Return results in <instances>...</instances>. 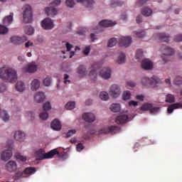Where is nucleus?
Instances as JSON below:
<instances>
[{"label": "nucleus", "mask_w": 182, "mask_h": 182, "mask_svg": "<svg viewBox=\"0 0 182 182\" xmlns=\"http://www.w3.org/2000/svg\"><path fill=\"white\" fill-rule=\"evenodd\" d=\"M0 78L9 83H15L18 80L16 70L11 67L0 68Z\"/></svg>", "instance_id": "1"}, {"label": "nucleus", "mask_w": 182, "mask_h": 182, "mask_svg": "<svg viewBox=\"0 0 182 182\" xmlns=\"http://www.w3.org/2000/svg\"><path fill=\"white\" fill-rule=\"evenodd\" d=\"M59 154V151L55 149L48 153H45V149H40L36 151V157L37 160H46V159H53V156Z\"/></svg>", "instance_id": "2"}, {"label": "nucleus", "mask_w": 182, "mask_h": 182, "mask_svg": "<svg viewBox=\"0 0 182 182\" xmlns=\"http://www.w3.org/2000/svg\"><path fill=\"white\" fill-rule=\"evenodd\" d=\"M161 50L163 52L161 55V59L164 63H167L168 62L170 58L168 56H171V55H174V50L168 46L163 45L161 47Z\"/></svg>", "instance_id": "3"}, {"label": "nucleus", "mask_w": 182, "mask_h": 182, "mask_svg": "<svg viewBox=\"0 0 182 182\" xmlns=\"http://www.w3.org/2000/svg\"><path fill=\"white\" fill-rule=\"evenodd\" d=\"M61 2L60 0H54L51 2V6L46 8V15H48V16H55V15H58V10L54 6H59Z\"/></svg>", "instance_id": "4"}, {"label": "nucleus", "mask_w": 182, "mask_h": 182, "mask_svg": "<svg viewBox=\"0 0 182 182\" xmlns=\"http://www.w3.org/2000/svg\"><path fill=\"white\" fill-rule=\"evenodd\" d=\"M23 20L24 23H31L32 22V8L31 6L26 4L23 6Z\"/></svg>", "instance_id": "5"}, {"label": "nucleus", "mask_w": 182, "mask_h": 182, "mask_svg": "<svg viewBox=\"0 0 182 182\" xmlns=\"http://www.w3.org/2000/svg\"><path fill=\"white\" fill-rule=\"evenodd\" d=\"M159 80H160L157 76H153L151 78L144 77L141 80V83L144 86H147V85H151V86H154V85H157Z\"/></svg>", "instance_id": "6"}, {"label": "nucleus", "mask_w": 182, "mask_h": 182, "mask_svg": "<svg viewBox=\"0 0 182 182\" xmlns=\"http://www.w3.org/2000/svg\"><path fill=\"white\" fill-rule=\"evenodd\" d=\"M119 132H120L119 127L111 126L102 128L100 131V133H101V134H107L108 133H110L111 134H116V133H119Z\"/></svg>", "instance_id": "7"}, {"label": "nucleus", "mask_w": 182, "mask_h": 182, "mask_svg": "<svg viewBox=\"0 0 182 182\" xmlns=\"http://www.w3.org/2000/svg\"><path fill=\"white\" fill-rule=\"evenodd\" d=\"M116 25V23L109 21V20H102L99 23V26L97 28L96 33L102 32V29H100V28H110L112 26H114Z\"/></svg>", "instance_id": "8"}, {"label": "nucleus", "mask_w": 182, "mask_h": 182, "mask_svg": "<svg viewBox=\"0 0 182 182\" xmlns=\"http://www.w3.org/2000/svg\"><path fill=\"white\" fill-rule=\"evenodd\" d=\"M109 93L111 97H113L114 99L117 98L118 96H120V93H122L120 87L117 85H112L109 88Z\"/></svg>", "instance_id": "9"}, {"label": "nucleus", "mask_w": 182, "mask_h": 182, "mask_svg": "<svg viewBox=\"0 0 182 182\" xmlns=\"http://www.w3.org/2000/svg\"><path fill=\"white\" fill-rule=\"evenodd\" d=\"M41 26L46 31H50V29H53L55 24H53V21L50 18H46L41 22Z\"/></svg>", "instance_id": "10"}, {"label": "nucleus", "mask_w": 182, "mask_h": 182, "mask_svg": "<svg viewBox=\"0 0 182 182\" xmlns=\"http://www.w3.org/2000/svg\"><path fill=\"white\" fill-rule=\"evenodd\" d=\"M28 41V37L23 36L21 37L19 36H12L10 38V42L14 45H22V43H25Z\"/></svg>", "instance_id": "11"}, {"label": "nucleus", "mask_w": 182, "mask_h": 182, "mask_svg": "<svg viewBox=\"0 0 182 182\" xmlns=\"http://www.w3.org/2000/svg\"><path fill=\"white\" fill-rule=\"evenodd\" d=\"M99 68V64L97 63H94L92 65L89 76L91 79V80H95L96 77H97V68Z\"/></svg>", "instance_id": "12"}, {"label": "nucleus", "mask_w": 182, "mask_h": 182, "mask_svg": "<svg viewBox=\"0 0 182 182\" xmlns=\"http://www.w3.org/2000/svg\"><path fill=\"white\" fill-rule=\"evenodd\" d=\"M36 70H38V65L35 63H31L23 68V72H26L27 73H35Z\"/></svg>", "instance_id": "13"}, {"label": "nucleus", "mask_w": 182, "mask_h": 182, "mask_svg": "<svg viewBox=\"0 0 182 182\" xmlns=\"http://www.w3.org/2000/svg\"><path fill=\"white\" fill-rule=\"evenodd\" d=\"M100 76L102 79H110V77L112 76V70L109 68H104L100 72Z\"/></svg>", "instance_id": "14"}, {"label": "nucleus", "mask_w": 182, "mask_h": 182, "mask_svg": "<svg viewBox=\"0 0 182 182\" xmlns=\"http://www.w3.org/2000/svg\"><path fill=\"white\" fill-rule=\"evenodd\" d=\"M119 42L120 46H124L125 48H127L130 46V44L132 43V37H122L119 39Z\"/></svg>", "instance_id": "15"}, {"label": "nucleus", "mask_w": 182, "mask_h": 182, "mask_svg": "<svg viewBox=\"0 0 182 182\" xmlns=\"http://www.w3.org/2000/svg\"><path fill=\"white\" fill-rule=\"evenodd\" d=\"M141 65L142 69H144V70H150V69H153V63L147 58L142 60Z\"/></svg>", "instance_id": "16"}, {"label": "nucleus", "mask_w": 182, "mask_h": 182, "mask_svg": "<svg viewBox=\"0 0 182 182\" xmlns=\"http://www.w3.org/2000/svg\"><path fill=\"white\" fill-rule=\"evenodd\" d=\"M127 122H129V116L127 114L119 115L115 119L117 124H124Z\"/></svg>", "instance_id": "17"}, {"label": "nucleus", "mask_w": 182, "mask_h": 182, "mask_svg": "<svg viewBox=\"0 0 182 182\" xmlns=\"http://www.w3.org/2000/svg\"><path fill=\"white\" fill-rule=\"evenodd\" d=\"M82 119H84V120L88 123H93V122H95L96 119V117L93 113L87 112L82 115Z\"/></svg>", "instance_id": "18"}, {"label": "nucleus", "mask_w": 182, "mask_h": 182, "mask_svg": "<svg viewBox=\"0 0 182 182\" xmlns=\"http://www.w3.org/2000/svg\"><path fill=\"white\" fill-rule=\"evenodd\" d=\"M12 157V151L11 149L6 150L1 154V159L4 161H8Z\"/></svg>", "instance_id": "19"}, {"label": "nucleus", "mask_w": 182, "mask_h": 182, "mask_svg": "<svg viewBox=\"0 0 182 182\" xmlns=\"http://www.w3.org/2000/svg\"><path fill=\"white\" fill-rule=\"evenodd\" d=\"M154 36L161 41V42H168L170 41V36L168 34H166L164 33H156Z\"/></svg>", "instance_id": "20"}, {"label": "nucleus", "mask_w": 182, "mask_h": 182, "mask_svg": "<svg viewBox=\"0 0 182 182\" xmlns=\"http://www.w3.org/2000/svg\"><path fill=\"white\" fill-rule=\"evenodd\" d=\"M46 96L45 93L43 92H38L35 95H34V100L37 103H42L45 100Z\"/></svg>", "instance_id": "21"}, {"label": "nucleus", "mask_w": 182, "mask_h": 182, "mask_svg": "<svg viewBox=\"0 0 182 182\" xmlns=\"http://www.w3.org/2000/svg\"><path fill=\"white\" fill-rule=\"evenodd\" d=\"M6 167L8 171L12 173V171H15V170H16V162L14 161H10L6 164Z\"/></svg>", "instance_id": "22"}, {"label": "nucleus", "mask_w": 182, "mask_h": 182, "mask_svg": "<svg viewBox=\"0 0 182 182\" xmlns=\"http://www.w3.org/2000/svg\"><path fill=\"white\" fill-rule=\"evenodd\" d=\"M175 109H182V102H176L168 107V113H173Z\"/></svg>", "instance_id": "23"}, {"label": "nucleus", "mask_w": 182, "mask_h": 182, "mask_svg": "<svg viewBox=\"0 0 182 182\" xmlns=\"http://www.w3.org/2000/svg\"><path fill=\"white\" fill-rule=\"evenodd\" d=\"M51 129H53V130H56L57 132H59V130H60V129H62V124H60V121L58 119H54L52 122H51Z\"/></svg>", "instance_id": "24"}, {"label": "nucleus", "mask_w": 182, "mask_h": 182, "mask_svg": "<svg viewBox=\"0 0 182 182\" xmlns=\"http://www.w3.org/2000/svg\"><path fill=\"white\" fill-rule=\"evenodd\" d=\"M77 73L80 75V76H86L87 75V70L86 69V66L83 65H80L77 68Z\"/></svg>", "instance_id": "25"}, {"label": "nucleus", "mask_w": 182, "mask_h": 182, "mask_svg": "<svg viewBox=\"0 0 182 182\" xmlns=\"http://www.w3.org/2000/svg\"><path fill=\"white\" fill-rule=\"evenodd\" d=\"M14 139L17 141H23L25 140V133L21 131H16L14 134Z\"/></svg>", "instance_id": "26"}, {"label": "nucleus", "mask_w": 182, "mask_h": 182, "mask_svg": "<svg viewBox=\"0 0 182 182\" xmlns=\"http://www.w3.org/2000/svg\"><path fill=\"white\" fill-rule=\"evenodd\" d=\"M14 21V13H11L10 15L4 17L3 19V23L4 25H6L7 26L11 25L12 23V21Z\"/></svg>", "instance_id": "27"}, {"label": "nucleus", "mask_w": 182, "mask_h": 182, "mask_svg": "<svg viewBox=\"0 0 182 182\" xmlns=\"http://www.w3.org/2000/svg\"><path fill=\"white\" fill-rule=\"evenodd\" d=\"M31 90H38L39 87H41V81L38 79H34L31 82Z\"/></svg>", "instance_id": "28"}, {"label": "nucleus", "mask_w": 182, "mask_h": 182, "mask_svg": "<svg viewBox=\"0 0 182 182\" xmlns=\"http://www.w3.org/2000/svg\"><path fill=\"white\" fill-rule=\"evenodd\" d=\"M25 176H32V174H35L36 173V169L33 167H27L24 170Z\"/></svg>", "instance_id": "29"}, {"label": "nucleus", "mask_w": 182, "mask_h": 182, "mask_svg": "<svg viewBox=\"0 0 182 182\" xmlns=\"http://www.w3.org/2000/svg\"><path fill=\"white\" fill-rule=\"evenodd\" d=\"M77 2H80V4H82L87 8H90L92 4H95V1L93 0H77Z\"/></svg>", "instance_id": "30"}, {"label": "nucleus", "mask_w": 182, "mask_h": 182, "mask_svg": "<svg viewBox=\"0 0 182 182\" xmlns=\"http://www.w3.org/2000/svg\"><path fill=\"white\" fill-rule=\"evenodd\" d=\"M0 117L4 122H8L9 120V114L5 110H1L0 109Z\"/></svg>", "instance_id": "31"}, {"label": "nucleus", "mask_w": 182, "mask_h": 182, "mask_svg": "<svg viewBox=\"0 0 182 182\" xmlns=\"http://www.w3.org/2000/svg\"><path fill=\"white\" fill-rule=\"evenodd\" d=\"M16 89L18 92H23L25 90V84L22 81H18L16 84Z\"/></svg>", "instance_id": "32"}, {"label": "nucleus", "mask_w": 182, "mask_h": 182, "mask_svg": "<svg viewBox=\"0 0 182 182\" xmlns=\"http://www.w3.org/2000/svg\"><path fill=\"white\" fill-rule=\"evenodd\" d=\"M151 14H153V11L150 8L144 7L141 10V14L144 16H150Z\"/></svg>", "instance_id": "33"}, {"label": "nucleus", "mask_w": 182, "mask_h": 182, "mask_svg": "<svg viewBox=\"0 0 182 182\" xmlns=\"http://www.w3.org/2000/svg\"><path fill=\"white\" fill-rule=\"evenodd\" d=\"M117 62L119 63V65H122V63H124V62H126V54L121 53L117 60Z\"/></svg>", "instance_id": "34"}, {"label": "nucleus", "mask_w": 182, "mask_h": 182, "mask_svg": "<svg viewBox=\"0 0 182 182\" xmlns=\"http://www.w3.org/2000/svg\"><path fill=\"white\" fill-rule=\"evenodd\" d=\"M24 32L26 33V35H33V32H35V29H33V27L31 26H27L24 28Z\"/></svg>", "instance_id": "35"}, {"label": "nucleus", "mask_w": 182, "mask_h": 182, "mask_svg": "<svg viewBox=\"0 0 182 182\" xmlns=\"http://www.w3.org/2000/svg\"><path fill=\"white\" fill-rule=\"evenodd\" d=\"M110 110L114 112V113H117V112H120V104H112L110 106Z\"/></svg>", "instance_id": "36"}, {"label": "nucleus", "mask_w": 182, "mask_h": 182, "mask_svg": "<svg viewBox=\"0 0 182 182\" xmlns=\"http://www.w3.org/2000/svg\"><path fill=\"white\" fill-rule=\"evenodd\" d=\"M166 103H174L176 102V97L171 94H168L166 97Z\"/></svg>", "instance_id": "37"}, {"label": "nucleus", "mask_w": 182, "mask_h": 182, "mask_svg": "<svg viewBox=\"0 0 182 182\" xmlns=\"http://www.w3.org/2000/svg\"><path fill=\"white\" fill-rule=\"evenodd\" d=\"M151 104L150 103H145L144 105H142V106L141 107V110H144V112H147V110H149L151 109L152 107Z\"/></svg>", "instance_id": "38"}, {"label": "nucleus", "mask_w": 182, "mask_h": 182, "mask_svg": "<svg viewBox=\"0 0 182 182\" xmlns=\"http://www.w3.org/2000/svg\"><path fill=\"white\" fill-rule=\"evenodd\" d=\"M116 43H117V39L112 38L108 41L107 46L109 48H113V46H115Z\"/></svg>", "instance_id": "39"}, {"label": "nucleus", "mask_w": 182, "mask_h": 182, "mask_svg": "<svg viewBox=\"0 0 182 182\" xmlns=\"http://www.w3.org/2000/svg\"><path fill=\"white\" fill-rule=\"evenodd\" d=\"M100 97L102 100H109V94L107 92H101L100 94Z\"/></svg>", "instance_id": "40"}, {"label": "nucleus", "mask_w": 182, "mask_h": 182, "mask_svg": "<svg viewBox=\"0 0 182 182\" xmlns=\"http://www.w3.org/2000/svg\"><path fill=\"white\" fill-rule=\"evenodd\" d=\"M132 97V94L130 91H125L122 94V99L123 100H129Z\"/></svg>", "instance_id": "41"}, {"label": "nucleus", "mask_w": 182, "mask_h": 182, "mask_svg": "<svg viewBox=\"0 0 182 182\" xmlns=\"http://www.w3.org/2000/svg\"><path fill=\"white\" fill-rule=\"evenodd\" d=\"M75 105V102H69L66 104L65 109H67V110H73Z\"/></svg>", "instance_id": "42"}, {"label": "nucleus", "mask_w": 182, "mask_h": 182, "mask_svg": "<svg viewBox=\"0 0 182 182\" xmlns=\"http://www.w3.org/2000/svg\"><path fill=\"white\" fill-rule=\"evenodd\" d=\"M135 38H144V36H146V32L143 31H135Z\"/></svg>", "instance_id": "43"}, {"label": "nucleus", "mask_w": 182, "mask_h": 182, "mask_svg": "<svg viewBox=\"0 0 182 182\" xmlns=\"http://www.w3.org/2000/svg\"><path fill=\"white\" fill-rule=\"evenodd\" d=\"M44 86H50L52 83V78L49 76H47L43 81Z\"/></svg>", "instance_id": "44"}, {"label": "nucleus", "mask_w": 182, "mask_h": 182, "mask_svg": "<svg viewBox=\"0 0 182 182\" xmlns=\"http://www.w3.org/2000/svg\"><path fill=\"white\" fill-rule=\"evenodd\" d=\"M136 59H143V50L142 49H138L136 50V55H135Z\"/></svg>", "instance_id": "45"}, {"label": "nucleus", "mask_w": 182, "mask_h": 182, "mask_svg": "<svg viewBox=\"0 0 182 182\" xmlns=\"http://www.w3.org/2000/svg\"><path fill=\"white\" fill-rule=\"evenodd\" d=\"M159 110H160V107H153V105H152V107H151V109L149 110V113H151V114H154L156 113H159Z\"/></svg>", "instance_id": "46"}, {"label": "nucleus", "mask_w": 182, "mask_h": 182, "mask_svg": "<svg viewBox=\"0 0 182 182\" xmlns=\"http://www.w3.org/2000/svg\"><path fill=\"white\" fill-rule=\"evenodd\" d=\"M43 109L44 112H47V110H50L52 109V105H50V102H46L43 105Z\"/></svg>", "instance_id": "47"}, {"label": "nucleus", "mask_w": 182, "mask_h": 182, "mask_svg": "<svg viewBox=\"0 0 182 182\" xmlns=\"http://www.w3.org/2000/svg\"><path fill=\"white\" fill-rule=\"evenodd\" d=\"M8 28L5 27V26L0 25V34L4 35V33H8Z\"/></svg>", "instance_id": "48"}, {"label": "nucleus", "mask_w": 182, "mask_h": 182, "mask_svg": "<svg viewBox=\"0 0 182 182\" xmlns=\"http://www.w3.org/2000/svg\"><path fill=\"white\" fill-rule=\"evenodd\" d=\"M16 178H23V177H25L24 171H18L16 173Z\"/></svg>", "instance_id": "49"}, {"label": "nucleus", "mask_w": 182, "mask_h": 182, "mask_svg": "<svg viewBox=\"0 0 182 182\" xmlns=\"http://www.w3.org/2000/svg\"><path fill=\"white\" fill-rule=\"evenodd\" d=\"M39 117L41 120H46V119L49 117V114H48V112H41L40 113Z\"/></svg>", "instance_id": "50"}, {"label": "nucleus", "mask_w": 182, "mask_h": 182, "mask_svg": "<svg viewBox=\"0 0 182 182\" xmlns=\"http://www.w3.org/2000/svg\"><path fill=\"white\" fill-rule=\"evenodd\" d=\"M76 134V129H71L69 130L67 134H66V137L68 139H69V137H72V136H73V134Z\"/></svg>", "instance_id": "51"}, {"label": "nucleus", "mask_w": 182, "mask_h": 182, "mask_svg": "<svg viewBox=\"0 0 182 182\" xmlns=\"http://www.w3.org/2000/svg\"><path fill=\"white\" fill-rule=\"evenodd\" d=\"M63 43H65L67 49V52H70V50L72 49V48H73V46L69 43L68 42H65V41H63Z\"/></svg>", "instance_id": "52"}, {"label": "nucleus", "mask_w": 182, "mask_h": 182, "mask_svg": "<svg viewBox=\"0 0 182 182\" xmlns=\"http://www.w3.org/2000/svg\"><path fill=\"white\" fill-rule=\"evenodd\" d=\"M66 5L69 6V8H73L75 6V0H66Z\"/></svg>", "instance_id": "53"}, {"label": "nucleus", "mask_w": 182, "mask_h": 182, "mask_svg": "<svg viewBox=\"0 0 182 182\" xmlns=\"http://www.w3.org/2000/svg\"><path fill=\"white\" fill-rule=\"evenodd\" d=\"M123 1H114V3L112 2L111 5L112 6V8H114V6H122L123 5Z\"/></svg>", "instance_id": "54"}, {"label": "nucleus", "mask_w": 182, "mask_h": 182, "mask_svg": "<svg viewBox=\"0 0 182 182\" xmlns=\"http://www.w3.org/2000/svg\"><path fill=\"white\" fill-rule=\"evenodd\" d=\"M149 2V0H137L136 5L138 6H141L142 5H144Z\"/></svg>", "instance_id": "55"}, {"label": "nucleus", "mask_w": 182, "mask_h": 182, "mask_svg": "<svg viewBox=\"0 0 182 182\" xmlns=\"http://www.w3.org/2000/svg\"><path fill=\"white\" fill-rule=\"evenodd\" d=\"M175 85H181L182 84V77H176L174 80Z\"/></svg>", "instance_id": "56"}, {"label": "nucleus", "mask_w": 182, "mask_h": 182, "mask_svg": "<svg viewBox=\"0 0 182 182\" xmlns=\"http://www.w3.org/2000/svg\"><path fill=\"white\" fill-rule=\"evenodd\" d=\"M174 41L175 42H182V34L175 36Z\"/></svg>", "instance_id": "57"}, {"label": "nucleus", "mask_w": 182, "mask_h": 182, "mask_svg": "<svg viewBox=\"0 0 182 182\" xmlns=\"http://www.w3.org/2000/svg\"><path fill=\"white\" fill-rule=\"evenodd\" d=\"M27 116L30 118V120H33L35 119V112L30 111L27 112Z\"/></svg>", "instance_id": "58"}, {"label": "nucleus", "mask_w": 182, "mask_h": 182, "mask_svg": "<svg viewBox=\"0 0 182 182\" xmlns=\"http://www.w3.org/2000/svg\"><path fill=\"white\" fill-rule=\"evenodd\" d=\"M77 151H82L83 149H85V146H83V144L80 143L77 145Z\"/></svg>", "instance_id": "59"}, {"label": "nucleus", "mask_w": 182, "mask_h": 182, "mask_svg": "<svg viewBox=\"0 0 182 182\" xmlns=\"http://www.w3.org/2000/svg\"><path fill=\"white\" fill-rule=\"evenodd\" d=\"M16 157L18 160H21V161H26V156H21V155H16Z\"/></svg>", "instance_id": "60"}, {"label": "nucleus", "mask_w": 182, "mask_h": 182, "mask_svg": "<svg viewBox=\"0 0 182 182\" xmlns=\"http://www.w3.org/2000/svg\"><path fill=\"white\" fill-rule=\"evenodd\" d=\"M69 75L65 74L64 75V83H70V80H69Z\"/></svg>", "instance_id": "61"}, {"label": "nucleus", "mask_w": 182, "mask_h": 182, "mask_svg": "<svg viewBox=\"0 0 182 182\" xmlns=\"http://www.w3.org/2000/svg\"><path fill=\"white\" fill-rule=\"evenodd\" d=\"M136 86V84L133 81H128L127 82V87H134Z\"/></svg>", "instance_id": "62"}, {"label": "nucleus", "mask_w": 182, "mask_h": 182, "mask_svg": "<svg viewBox=\"0 0 182 182\" xmlns=\"http://www.w3.org/2000/svg\"><path fill=\"white\" fill-rule=\"evenodd\" d=\"M138 105H139V102H136V101L131 100L129 102V106H134V107H136V106H137Z\"/></svg>", "instance_id": "63"}, {"label": "nucleus", "mask_w": 182, "mask_h": 182, "mask_svg": "<svg viewBox=\"0 0 182 182\" xmlns=\"http://www.w3.org/2000/svg\"><path fill=\"white\" fill-rule=\"evenodd\" d=\"M83 53L85 55H89L90 53V47L87 46L83 50Z\"/></svg>", "instance_id": "64"}]
</instances>
